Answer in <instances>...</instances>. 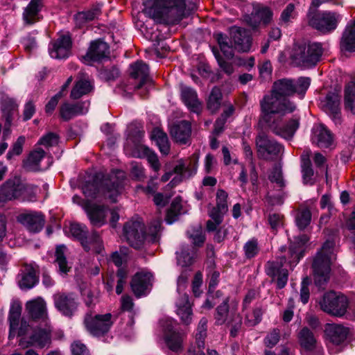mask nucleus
I'll return each instance as SVG.
<instances>
[{"label":"nucleus","mask_w":355,"mask_h":355,"mask_svg":"<svg viewBox=\"0 0 355 355\" xmlns=\"http://www.w3.org/2000/svg\"><path fill=\"white\" fill-rule=\"evenodd\" d=\"M151 139L156 142L161 153L163 155L168 154L170 146L168 137L165 132L159 128H154L151 134Z\"/></svg>","instance_id":"a18cd8bd"},{"label":"nucleus","mask_w":355,"mask_h":355,"mask_svg":"<svg viewBox=\"0 0 355 355\" xmlns=\"http://www.w3.org/2000/svg\"><path fill=\"white\" fill-rule=\"evenodd\" d=\"M228 195L223 189H218L216 193V206L211 211H215V214L223 216L228 210L227 199Z\"/></svg>","instance_id":"de8ad7c7"},{"label":"nucleus","mask_w":355,"mask_h":355,"mask_svg":"<svg viewBox=\"0 0 355 355\" xmlns=\"http://www.w3.org/2000/svg\"><path fill=\"white\" fill-rule=\"evenodd\" d=\"M125 180V172L115 170L101 180L96 177L92 182H86L83 186V192L87 198H103L115 202L123 192Z\"/></svg>","instance_id":"f257e3e1"},{"label":"nucleus","mask_w":355,"mask_h":355,"mask_svg":"<svg viewBox=\"0 0 355 355\" xmlns=\"http://www.w3.org/2000/svg\"><path fill=\"white\" fill-rule=\"evenodd\" d=\"M214 38L216 40L220 51L227 58H232L234 55V46L232 40L222 33H216Z\"/></svg>","instance_id":"49530a36"},{"label":"nucleus","mask_w":355,"mask_h":355,"mask_svg":"<svg viewBox=\"0 0 355 355\" xmlns=\"http://www.w3.org/2000/svg\"><path fill=\"white\" fill-rule=\"evenodd\" d=\"M188 237L191 240L195 249L198 247H201L205 241V236L203 233L202 229L200 226L191 227L187 232Z\"/></svg>","instance_id":"8fccbe9b"},{"label":"nucleus","mask_w":355,"mask_h":355,"mask_svg":"<svg viewBox=\"0 0 355 355\" xmlns=\"http://www.w3.org/2000/svg\"><path fill=\"white\" fill-rule=\"evenodd\" d=\"M26 309L34 320H42L44 323H48L46 304L42 298L38 297L27 302Z\"/></svg>","instance_id":"c756f323"},{"label":"nucleus","mask_w":355,"mask_h":355,"mask_svg":"<svg viewBox=\"0 0 355 355\" xmlns=\"http://www.w3.org/2000/svg\"><path fill=\"white\" fill-rule=\"evenodd\" d=\"M59 141L58 136L53 132H49L42 136L38 141L37 145L43 146L46 148L58 145Z\"/></svg>","instance_id":"680f3d73"},{"label":"nucleus","mask_w":355,"mask_h":355,"mask_svg":"<svg viewBox=\"0 0 355 355\" xmlns=\"http://www.w3.org/2000/svg\"><path fill=\"white\" fill-rule=\"evenodd\" d=\"M18 221L29 232L37 233L43 229L45 216L41 212L31 211L20 214L18 216Z\"/></svg>","instance_id":"4be33fe9"},{"label":"nucleus","mask_w":355,"mask_h":355,"mask_svg":"<svg viewBox=\"0 0 355 355\" xmlns=\"http://www.w3.org/2000/svg\"><path fill=\"white\" fill-rule=\"evenodd\" d=\"M311 150L309 148L305 149L301 155V169L302 173L303 182L304 184H313V170L312 168L310 157Z\"/></svg>","instance_id":"ea45409f"},{"label":"nucleus","mask_w":355,"mask_h":355,"mask_svg":"<svg viewBox=\"0 0 355 355\" xmlns=\"http://www.w3.org/2000/svg\"><path fill=\"white\" fill-rule=\"evenodd\" d=\"M69 231L72 236L81 243L86 251L93 249L98 254L103 252L104 250L103 241L96 232L88 236L87 227L79 223L71 224Z\"/></svg>","instance_id":"6e6552de"},{"label":"nucleus","mask_w":355,"mask_h":355,"mask_svg":"<svg viewBox=\"0 0 355 355\" xmlns=\"http://www.w3.org/2000/svg\"><path fill=\"white\" fill-rule=\"evenodd\" d=\"M268 179L271 182L275 183L279 188H283L285 187V182L283 178L282 170L280 166L275 165L272 168L270 174L268 175Z\"/></svg>","instance_id":"13d9d810"},{"label":"nucleus","mask_w":355,"mask_h":355,"mask_svg":"<svg viewBox=\"0 0 355 355\" xmlns=\"http://www.w3.org/2000/svg\"><path fill=\"white\" fill-rule=\"evenodd\" d=\"M322 53L321 43L296 44L291 50L290 58L294 65L309 68L320 61Z\"/></svg>","instance_id":"39448f33"},{"label":"nucleus","mask_w":355,"mask_h":355,"mask_svg":"<svg viewBox=\"0 0 355 355\" xmlns=\"http://www.w3.org/2000/svg\"><path fill=\"white\" fill-rule=\"evenodd\" d=\"M153 275L149 272L140 271L132 278L130 286L136 297L146 295L152 285Z\"/></svg>","instance_id":"412c9836"},{"label":"nucleus","mask_w":355,"mask_h":355,"mask_svg":"<svg viewBox=\"0 0 355 355\" xmlns=\"http://www.w3.org/2000/svg\"><path fill=\"white\" fill-rule=\"evenodd\" d=\"M51 331L48 323H44V327H37L34 329L29 340L22 337L19 340V345L23 349L34 345L44 348L51 343Z\"/></svg>","instance_id":"f3484780"},{"label":"nucleus","mask_w":355,"mask_h":355,"mask_svg":"<svg viewBox=\"0 0 355 355\" xmlns=\"http://www.w3.org/2000/svg\"><path fill=\"white\" fill-rule=\"evenodd\" d=\"M229 297L224 299L223 302L217 306L216 309V314L214 318L216 323L218 325H221L225 323L227 320V316L229 313Z\"/></svg>","instance_id":"3c124183"},{"label":"nucleus","mask_w":355,"mask_h":355,"mask_svg":"<svg viewBox=\"0 0 355 355\" xmlns=\"http://www.w3.org/2000/svg\"><path fill=\"white\" fill-rule=\"evenodd\" d=\"M334 245L333 241L327 240L313 259L312 268L314 282L320 288L325 285L329 279L331 265L336 259Z\"/></svg>","instance_id":"7ed1b4c3"},{"label":"nucleus","mask_w":355,"mask_h":355,"mask_svg":"<svg viewBox=\"0 0 355 355\" xmlns=\"http://www.w3.org/2000/svg\"><path fill=\"white\" fill-rule=\"evenodd\" d=\"M230 35L234 48L238 51L248 52L252 44V38L249 32L237 26L230 29Z\"/></svg>","instance_id":"aec40b11"},{"label":"nucleus","mask_w":355,"mask_h":355,"mask_svg":"<svg viewBox=\"0 0 355 355\" xmlns=\"http://www.w3.org/2000/svg\"><path fill=\"white\" fill-rule=\"evenodd\" d=\"M343 16L337 12L330 10L318 12L312 15L309 21V25L323 34H327L335 31Z\"/></svg>","instance_id":"1a4fd4ad"},{"label":"nucleus","mask_w":355,"mask_h":355,"mask_svg":"<svg viewBox=\"0 0 355 355\" xmlns=\"http://www.w3.org/2000/svg\"><path fill=\"white\" fill-rule=\"evenodd\" d=\"M311 220V213L307 208H301L297 211L295 222L300 230L305 229Z\"/></svg>","instance_id":"603ef678"},{"label":"nucleus","mask_w":355,"mask_h":355,"mask_svg":"<svg viewBox=\"0 0 355 355\" xmlns=\"http://www.w3.org/2000/svg\"><path fill=\"white\" fill-rule=\"evenodd\" d=\"M101 6L98 5L89 10L78 13L76 15V19L83 21H92L101 14Z\"/></svg>","instance_id":"052dcab7"},{"label":"nucleus","mask_w":355,"mask_h":355,"mask_svg":"<svg viewBox=\"0 0 355 355\" xmlns=\"http://www.w3.org/2000/svg\"><path fill=\"white\" fill-rule=\"evenodd\" d=\"M176 255L178 265L187 267L192 265L197 258V250L183 244L180 245L179 251L176 252Z\"/></svg>","instance_id":"e433bc0d"},{"label":"nucleus","mask_w":355,"mask_h":355,"mask_svg":"<svg viewBox=\"0 0 355 355\" xmlns=\"http://www.w3.org/2000/svg\"><path fill=\"white\" fill-rule=\"evenodd\" d=\"M340 48L349 52L355 51V20L346 26L340 40Z\"/></svg>","instance_id":"58836bf2"},{"label":"nucleus","mask_w":355,"mask_h":355,"mask_svg":"<svg viewBox=\"0 0 355 355\" xmlns=\"http://www.w3.org/2000/svg\"><path fill=\"white\" fill-rule=\"evenodd\" d=\"M144 153L147 157L148 162L150 164L151 168L157 172L159 171L161 164L159 162L157 155L152 152L148 147H144Z\"/></svg>","instance_id":"69168bd1"},{"label":"nucleus","mask_w":355,"mask_h":355,"mask_svg":"<svg viewBox=\"0 0 355 355\" xmlns=\"http://www.w3.org/2000/svg\"><path fill=\"white\" fill-rule=\"evenodd\" d=\"M288 254V261L285 257H280L276 261H268L266 265L267 275L272 278V282H276L279 289L284 288L288 279V272L283 268L284 265L287 263L293 270L300 259L298 250L295 248H290Z\"/></svg>","instance_id":"20e7f679"},{"label":"nucleus","mask_w":355,"mask_h":355,"mask_svg":"<svg viewBox=\"0 0 355 355\" xmlns=\"http://www.w3.org/2000/svg\"><path fill=\"white\" fill-rule=\"evenodd\" d=\"M130 166V175L132 177L138 181L144 180L146 178V175L143 166L136 162H131Z\"/></svg>","instance_id":"0e129e2a"},{"label":"nucleus","mask_w":355,"mask_h":355,"mask_svg":"<svg viewBox=\"0 0 355 355\" xmlns=\"http://www.w3.org/2000/svg\"><path fill=\"white\" fill-rule=\"evenodd\" d=\"M20 276L19 284L21 288H32L38 282L35 266L33 264H24Z\"/></svg>","instance_id":"f704fd0d"},{"label":"nucleus","mask_w":355,"mask_h":355,"mask_svg":"<svg viewBox=\"0 0 355 355\" xmlns=\"http://www.w3.org/2000/svg\"><path fill=\"white\" fill-rule=\"evenodd\" d=\"M53 299L55 307L64 316L71 318L78 310V298L73 293L58 292Z\"/></svg>","instance_id":"dca6fc26"},{"label":"nucleus","mask_w":355,"mask_h":355,"mask_svg":"<svg viewBox=\"0 0 355 355\" xmlns=\"http://www.w3.org/2000/svg\"><path fill=\"white\" fill-rule=\"evenodd\" d=\"M130 74L133 79H139V83L134 86L133 90L139 89L143 86L152 84V79L149 76V69L143 61H137L130 65Z\"/></svg>","instance_id":"b1692460"},{"label":"nucleus","mask_w":355,"mask_h":355,"mask_svg":"<svg viewBox=\"0 0 355 355\" xmlns=\"http://www.w3.org/2000/svg\"><path fill=\"white\" fill-rule=\"evenodd\" d=\"M323 110L331 117L336 124L341 123L340 96L336 93H329L322 101Z\"/></svg>","instance_id":"393cba45"},{"label":"nucleus","mask_w":355,"mask_h":355,"mask_svg":"<svg viewBox=\"0 0 355 355\" xmlns=\"http://www.w3.org/2000/svg\"><path fill=\"white\" fill-rule=\"evenodd\" d=\"M261 107L264 113L263 121L267 123L268 116L271 118H277L279 115H275L279 113L293 112L296 106L290 101L284 97H282L276 94L273 90L271 94L264 96L261 101Z\"/></svg>","instance_id":"0eeeda50"},{"label":"nucleus","mask_w":355,"mask_h":355,"mask_svg":"<svg viewBox=\"0 0 355 355\" xmlns=\"http://www.w3.org/2000/svg\"><path fill=\"white\" fill-rule=\"evenodd\" d=\"M222 96L223 95L220 89L217 87H214L211 89L207 100V107L208 110L212 112H216L220 106Z\"/></svg>","instance_id":"09e8293b"},{"label":"nucleus","mask_w":355,"mask_h":355,"mask_svg":"<svg viewBox=\"0 0 355 355\" xmlns=\"http://www.w3.org/2000/svg\"><path fill=\"white\" fill-rule=\"evenodd\" d=\"M182 209L181 200L179 198H175L171 202L170 208L168 209L166 220L168 224L173 223L178 218L180 214Z\"/></svg>","instance_id":"864d4df0"},{"label":"nucleus","mask_w":355,"mask_h":355,"mask_svg":"<svg viewBox=\"0 0 355 355\" xmlns=\"http://www.w3.org/2000/svg\"><path fill=\"white\" fill-rule=\"evenodd\" d=\"M25 142L24 137H19L12 145V148L7 153V159H10L14 155H19L23 150V146Z\"/></svg>","instance_id":"774afa93"},{"label":"nucleus","mask_w":355,"mask_h":355,"mask_svg":"<svg viewBox=\"0 0 355 355\" xmlns=\"http://www.w3.org/2000/svg\"><path fill=\"white\" fill-rule=\"evenodd\" d=\"M267 125L269 129L276 135L290 139L293 138L300 126V117L295 115L290 120L284 121L281 116L277 118H271L268 116Z\"/></svg>","instance_id":"ddd939ff"},{"label":"nucleus","mask_w":355,"mask_h":355,"mask_svg":"<svg viewBox=\"0 0 355 355\" xmlns=\"http://www.w3.org/2000/svg\"><path fill=\"white\" fill-rule=\"evenodd\" d=\"M144 13L157 23L174 25L185 16L184 0H146Z\"/></svg>","instance_id":"f03ea898"},{"label":"nucleus","mask_w":355,"mask_h":355,"mask_svg":"<svg viewBox=\"0 0 355 355\" xmlns=\"http://www.w3.org/2000/svg\"><path fill=\"white\" fill-rule=\"evenodd\" d=\"M191 133L189 122L182 121L173 125L171 128V135L177 143L186 144L189 142Z\"/></svg>","instance_id":"473e14b6"},{"label":"nucleus","mask_w":355,"mask_h":355,"mask_svg":"<svg viewBox=\"0 0 355 355\" xmlns=\"http://www.w3.org/2000/svg\"><path fill=\"white\" fill-rule=\"evenodd\" d=\"M349 305L347 297L334 291L326 293L320 302V309L325 313L337 317L343 316Z\"/></svg>","instance_id":"9b49d317"},{"label":"nucleus","mask_w":355,"mask_h":355,"mask_svg":"<svg viewBox=\"0 0 355 355\" xmlns=\"http://www.w3.org/2000/svg\"><path fill=\"white\" fill-rule=\"evenodd\" d=\"M207 320L202 318L198 325L196 334V342L193 345L205 347V339L207 337Z\"/></svg>","instance_id":"6e6d98bb"},{"label":"nucleus","mask_w":355,"mask_h":355,"mask_svg":"<svg viewBox=\"0 0 355 355\" xmlns=\"http://www.w3.org/2000/svg\"><path fill=\"white\" fill-rule=\"evenodd\" d=\"M243 250L247 258L251 259L255 257L259 252L258 242L256 239L248 241L244 245Z\"/></svg>","instance_id":"338daca9"},{"label":"nucleus","mask_w":355,"mask_h":355,"mask_svg":"<svg viewBox=\"0 0 355 355\" xmlns=\"http://www.w3.org/2000/svg\"><path fill=\"white\" fill-rule=\"evenodd\" d=\"M46 155L45 151L40 147H36L32 150L26 160L24 162V168L31 171H38L44 170L48 168L49 166L42 167L40 165V162Z\"/></svg>","instance_id":"72a5a7b5"},{"label":"nucleus","mask_w":355,"mask_h":355,"mask_svg":"<svg viewBox=\"0 0 355 355\" xmlns=\"http://www.w3.org/2000/svg\"><path fill=\"white\" fill-rule=\"evenodd\" d=\"M161 231V220L157 219L149 225L148 230L145 231L146 239L149 242L157 241Z\"/></svg>","instance_id":"5fc2aeb1"},{"label":"nucleus","mask_w":355,"mask_h":355,"mask_svg":"<svg viewBox=\"0 0 355 355\" xmlns=\"http://www.w3.org/2000/svg\"><path fill=\"white\" fill-rule=\"evenodd\" d=\"M255 144L258 156L266 160L275 159L284 152L283 146L263 133L256 137Z\"/></svg>","instance_id":"f8f14e48"},{"label":"nucleus","mask_w":355,"mask_h":355,"mask_svg":"<svg viewBox=\"0 0 355 355\" xmlns=\"http://www.w3.org/2000/svg\"><path fill=\"white\" fill-rule=\"evenodd\" d=\"M165 335V341L168 348L174 352L182 349L183 334L173 330V322L171 320L161 322Z\"/></svg>","instance_id":"5701e85b"},{"label":"nucleus","mask_w":355,"mask_h":355,"mask_svg":"<svg viewBox=\"0 0 355 355\" xmlns=\"http://www.w3.org/2000/svg\"><path fill=\"white\" fill-rule=\"evenodd\" d=\"M89 101L78 102L77 103H64L60 108L61 118L69 121L77 115L84 114L88 112Z\"/></svg>","instance_id":"a878e982"},{"label":"nucleus","mask_w":355,"mask_h":355,"mask_svg":"<svg viewBox=\"0 0 355 355\" xmlns=\"http://www.w3.org/2000/svg\"><path fill=\"white\" fill-rule=\"evenodd\" d=\"M344 106L345 110L355 114V78L346 84L345 87Z\"/></svg>","instance_id":"37998d69"},{"label":"nucleus","mask_w":355,"mask_h":355,"mask_svg":"<svg viewBox=\"0 0 355 355\" xmlns=\"http://www.w3.org/2000/svg\"><path fill=\"white\" fill-rule=\"evenodd\" d=\"M298 338L302 355H324L322 346L307 327L301 329Z\"/></svg>","instance_id":"a211bd4d"},{"label":"nucleus","mask_w":355,"mask_h":355,"mask_svg":"<svg viewBox=\"0 0 355 355\" xmlns=\"http://www.w3.org/2000/svg\"><path fill=\"white\" fill-rule=\"evenodd\" d=\"M263 311L261 307H255L251 313L246 314L245 323L249 327L259 324L262 318Z\"/></svg>","instance_id":"bf43d9fd"},{"label":"nucleus","mask_w":355,"mask_h":355,"mask_svg":"<svg viewBox=\"0 0 355 355\" xmlns=\"http://www.w3.org/2000/svg\"><path fill=\"white\" fill-rule=\"evenodd\" d=\"M42 7V0H31L23 13V18L26 23L33 24L37 21Z\"/></svg>","instance_id":"79ce46f5"},{"label":"nucleus","mask_w":355,"mask_h":355,"mask_svg":"<svg viewBox=\"0 0 355 355\" xmlns=\"http://www.w3.org/2000/svg\"><path fill=\"white\" fill-rule=\"evenodd\" d=\"M312 143L319 148H328L333 142L331 132L323 125H315L312 128Z\"/></svg>","instance_id":"c85d7f7f"},{"label":"nucleus","mask_w":355,"mask_h":355,"mask_svg":"<svg viewBox=\"0 0 355 355\" xmlns=\"http://www.w3.org/2000/svg\"><path fill=\"white\" fill-rule=\"evenodd\" d=\"M176 313L180 316L182 322L189 324L192 319V309L187 294L182 295L176 302Z\"/></svg>","instance_id":"4c0bfd02"},{"label":"nucleus","mask_w":355,"mask_h":355,"mask_svg":"<svg viewBox=\"0 0 355 355\" xmlns=\"http://www.w3.org/2000/svg\"><path fill=\"white\" fill-rule=\"evenodd\" d=\"M123 236L134 248L139 249L146 239L144 224L140 218L132 219L125 223Z\"/></svg>","instance_id":"2eb2a0df"},{"label":"nucleus","mask_w":355,"mask_h":355,"mask_svg":"<svg viewBox=\"0 0 355 355\" xmlns=\"http://www.w3.org/2000/svg\"><path fill=\"white\" fill-rule=\"evenodd\" d=\"M81 206L93 225L101 227L105 223L107 207L96 205L89 200L83 202Z\"/></svg>","instance_id":"6ab92c4d"},{"label":"nucleus","mask_w":355,"mask_h":355,"mask_svg":"<svg viewBox=\"0 0 355 355\" xmlns=\"http://www.w3.org/2000/svg\"><path fill=\"white\" fill-rule=\"evenodd\" d=\"M18 105L15 102L13 99L6 98L3 100L1 104V108L3 112L6 116V120L8 125L10 124L12 119H11V112L17 109Z\"/></svg>","instance_id":"4d7b16f0"},{"label":"nucleus","mask_w":355,"mask_h":355,"mask_svg":"<svg viewBox=\"0 0 355 355\" xmlns=\"http://www.w3.org/2000/svg\"><path fill=\"white\" fill-rule=\"evenodd\" d=\"M324 334L330 342L339 345L347 338L349 329L341 324H327L325 325Z\"/></svg>","instance_id":"7c9ffc66"},{"label":"nucleus","mask_w":355,"mask_h":355,"mask_svg":"<svg viewBox=\"0 0 355 355\" xmlns=\"http://www.w3.org/2000/svg\"><path fill=\"white\" fill-rule=\"evenodd\" d=\"M113 323L111 313L97 314L93 316L87 313L84 319L86 329L94 336H101L107 333Z\"/></svg>","instance_id":"4468645a"},{"label":"nucleus","mask_w":355,"mask_h":355,"mask_svg":"<svg viewBox=\"0 0 355 355\" xmlns=\"http://www.w3.org/2000/svg\"><path fill=\"white\" fill-rule=\"evenodd\" d=\"M71 47V41L69 35L60 36L49 49L51 58L55 59H64L69 57Z\"/></svg>","instance_id":"bb28decb"},{"label":"nucleus","mask_w":355,"mask_h":355,"mask_svg":"<svg viewBox=\"0 0 355 355\" xmlns=\"http://www.w3.org/2000/svg\"><path fill=\"white\" fill-rule=\"evenodd\" d=\"M66 252L67 248L64 245H58L55 252V263L58 266L59 272L64 275L67 274L71 268L67 260Z\"/></svg>","instance_id":"c03bdc74"},{"label":"nucleus","mask_w":355,"mask_h":355,"mask_svg":"<svg viewBox=\"0 0 355 355\" xmlns=\"http://www.w3.org/2000/svg\"><path fill=\"white\" fill-rule=\"evenodd\" d=\"M209 215L211 220L207 222V230L209 232H213L216 230L218 226L222 223L223 216L215 214V211H210Z\"/></svg>","instance_id":"e2e57ef3"},{"label":"nucleus","mask_w":355,"mask_h":355,"mask_svg":"<svg viewBox=\"0 0 355 355\" xmlns=\"http://www.w3.org/2000/svg\"><path fill=\"white\" fill-rule=\"evenodd\" d=\"M198 162V156L196 154L189 158L180 159L174 167V172L183 178H189L196 174Z\"/></svg>","instance_id":"cd10ccee"},{"label":"nucleus","mask_w":355,"mask_h":355,"mask_svg":"<svg viewBox=\"0 0 355 355\" xmlns=\"http://www.w3.org/2000/svg\"><path fill=\"white\" fill-rule=\"evenodd\" d=\"M31 193L32 189L21 183L19 178L9 179L0 187V205L14 200L33 201L35 196Z\"/></svg>","instance_id":"423d86ee"},{"label":"nucleus","mask_w":355,"mask_h":355,"mask_svg":"<svg viewBox=\"0 0 355 355\" xmlns=\"http://www.w3.org/2000/svg\"><path fill=\"white\" fill-rule=\"evenodd\" d=\"M109 53L107 44L102 40H96L91 43L84 59L87 61H99L108 57Z\"/></svg>","instance_id":"2f4dec72"},{"label":"nucleus","mask_w":355,"mask_h":355,"mask_svg":"<svg viewBox=\"0 0 355 355\" xmlns=\"http://www.w3.org/2000/svg\"><path fill=\"white\" fill-rule=\"evenodd\" d=\"M93 89V85L86 77L80 78L76 80L73 87L70 97L72 99H78L84 95L91 92Z\"/></svg>","instance_id":"a19ab883"},{"label":"nucleus","mask_w":355,"mask_h":355,"mask_svg":"<svg viewBox=\"0 0 355 355\" xmlns=\"http://www.w3.org/2000/svg\"><path fill=\"white\" fill-rule=\"evenodd\" d=\"M181 97L184 104L188 108L196 113H198L201 110V103L198 98L196 92L187 86L181 87Z\"/></svg>","instance_id":"c9c22d12"},{"label":"nucleus","mask_w":355,"mask_h":355,"mask_svg":"<svg viewBox=\"0 0 355 355\" xmlns=\"http://www.w3.org/2000/svg\"><path fill=\"white\" fill-rule=\"evenodd\" d=\"M310 84L311 79L308 77H300L297 80L285 78L274 83L273 91L284 98L295 93L300 95V98H303Z\"/></svg>","instance_id":"9d476101"}]
</instances>
